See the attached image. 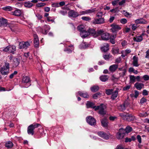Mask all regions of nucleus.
<instances>
[{
  "instance_id": "e2e57ef3",
  "label": "nucleus",
  "mask_w": 149,
  "mask_h": 149,
  "mask_svg": "<svg viewBox=\"0 0 149 149\" xmlns=\"http://www.w3.org/2000/svg\"><path fill=\"white\" fill-rule=\"evenodd\" d=\"M147 101L146 99L144 98H142L140 100V103L141 104H143L145 102H146Z\"/></svg>"
},
{
  "instance_id": "4d7b16f0",
  "label": "nucleus",
  "mask_w": 149,
  "mask_h": 149,
  "mask_svg": "<svg viewBox=\"0 0 149 149\" xmlns=\"http://www.w3.org/2000/svg\"><path fill=\"white\" fill-rule=\"evenodd\" d=\"M120 22L123 24H125L127 22V20L126 19H122L120 20Z\"/></svg>"
},
{
  "instance_id": "a18cd8bd",
  "label": "nucleus",
  "mask_w": 149,
  "mask_h": 149,
  "mask_svg": "<svg viewBox=\"0 0 149 149\" xmlns=\"http://www.w3.org/2000/svg\"><path fill=\"white\" fill-rule=\"evenodd\" d=\"M129 72H133L135 74L138 73V71L137 70H135L133 68H130L129 70Z\"/></svg>"
},
{
  "instance_id": "a19ab883",
  "label": "nucleus",
  "mask_w": 149,
  "mask_h": 149,
  "mask_svg": "<svg viewBox=\"0 0 149 149\" xmlns=\"http://www.w3.org/2000/svg\"><path fill=\"white\" fill-rule=\"evenodd\" d=\"M124 130H125V132L128 133L132 131V128L130 126H127L126 127L125 129H124Z\"/></svg>"
},
{
  "instance_id": "0e129e2a",
  "label": "nucleus",
  "mask_w": 149,
  "mask_h": 149,
  "mask_svg": "<svg viewBox=\"0 0 149 149\" xmlns=\"http://www.w3.org/2000/svg\"><path fill=\"white\" fill-rule=\"evenodd\" d=\"M102 15V13L101 12H99L96 14V16L98 18H102L101 17Z\"/></svg>"
},
{
  "instance_id": "5701e85b",
  "label": "nucleus",
  "mask_w": 149,
  "mask_h": 149,
  "mask_svg": "<svg viewBox=\"0 0 149 149\" xmlns=\"http://www.w3.org/2000/svg\"><path fill=\"white\" fill-rule=\"evenodd\" d=\"M100 79L102 82H106L107 81L109 78V77L108 75H104L101 76L100 77Z\"/></svg>"
},
{
  "instance_id": "aec40b11",
  "label": "nucleus",
  "mask_w": 149,
  "mask_h": 149,
  "mask_svg": "<svg viewBox=\"0 0 149 149\" xmlns=\"http://www.w3.org/2000/svg\"><path fill=\"white\" fill-rule=\"evenodd\" d=\"M101 121L102 125L103 127H108V122L106 118L102 119Z\"/></svg>"
},
{
  "instance_id": "f704fd0d",
  "label": "nucleus",
  "mask_w": 149,
  "mask_h": 149,
  "mask_svg": "<svg viewBox=\"0 0 149 149\" xmlns=\"http://www.w3.org/2000/svg\"><path fill=\"white\" fill-rule=\"evenodd\" d=\"M13 146V143L11 141H8L5 144V146L8 148H11Z\"/></svg>"
},
{
  "instance_id": "13d9d810",
  "label": "nucleus",
  "mask_w": 149,
  "mask_h": 149,
  "mask_svg": "<svg viewBox=\"0 0 149 149\" xmlns=\"http://www.w3.org/2000/svg\"><path fill=\"white\" fill-rule=\"evenodd\" d=\"M137 139L138 140V141L139 142V143H141V136L139 135H138L137 136Z\"/></svg>"
},
{
  "instance_id": "e433bc0d",
  "label": "nucleus",
  "mask_w": 149,
  "mask_h": 149,
  "mask_svg": "<svg viewBox=\"0 0 149 149\" xmlns=\"http://www.w3.org/2000/svg\"><path fill=\"white\" fill-rule=\"evenodd\" d=\"M33 6V4L30 1L25 2L24 6L25 7L28 8H31Z\"/></svg>"
},
{
  "instance_id": "f257e3e1",
  "label": "nucleus",
  "mask_w": 149,
  "mask_h": 149,
  "mask_svg": "<svg viewBox=\"0 0 149 149\" xmlns=\"http://www.w3.org/2000/svg\"><path fill=\"white\" fill-rule=\"evenodd\" d=\"M2 50L1 51H3L5 52H9L14 54L15 53L16 51V47L14 45H9L5 47H3L1 48Z\"/></svg>"
},
{
  "instance_id": "412c9836",
  "label": "nucleus",
  "mask_w": 149,
  "mask_h": 149,
  "mask_svg": "<svg viewBox=\"0 0 149 149\" xmlns=\"http://www.w3.org/2000/svg\"><path fill=\"white\" fill-rule=\"evenodd\" d=\"M78 93L80 96L84 98H88L89 97L87 92L84 93L81 91H79L78 92Z\"/></svg>"
},
{
  "instance_id": "a211bd4d",
  "label": "nucleus",
  "mask_w": 149,
  "mask_h": 149,
  "mask_svg": "<svg viewBox=\"0 0 149 149\" xmlns=\"http://www.w3.org/2000/svg\"><path fill=\"white\" fill-rule=\"evenodd\" d=\"M135 22L136 24H146L147 23V21L143 18H140L136 20H135Z\"/></svg>"
},
{
  "instance_id": "6ab92c4d",
  "label": "nucleus",
  "mask_w": 149,
  "mask_h": 149,
  "mask_svg": "<svg viewBox=\"0 0 149 149\" xmlns=\"http://www.w3.org/2000/svg\"><path fill=\"white\" fill-rule=\"evenodd\" d=\"M109 34L104 31L102 35V36L101 37L102 40H107L109 39Z\"/></svg>"
},
{
  "instance_id": "393cba45",
  "label": "nucleus",
  "mask_w": 149,
  "mask_h": 149,
  "mask_svg": "<svg viewBox=\"0 0 149 149\" xmlns=\"http://www.w3.org/2000/svg\"><path fill=\"white\" fill-rule=\"evenodd\" d=\"M119 49L118 47H114L111 49V52L113 54L115 55L119 53Z\"/></svg>"
},
{
  "instance_id": "2eb2a0df",
  "label": "nucleus",
  "mask_w": 149,
  "mask_h": 149,
  "mask_svg": "<svg viewBox=\"0 0 149 149\" xmlns=\"http://www.w3.org/2000/svg\"><path fill=\"white\" fill-rule=\"evenodd\" d=\"M95 11L94 9H93L92 10L89 9L86 10L84 11H81L79 12V15H80L85 14H88L91 13Z\"/></svg>"
},
{
  "instance_id": "4be33fe9",
  "label": "nucleus",
  "mask_w": 149,
  "mask_h": 149,
  "mask_svg": "<svg viewBox=\"0 0 149 149\" xmlns=\"http://www.w3.org/2000/svg\"><path fill=\"white\" fill-rule=\"evenodd\" d=\"M134 86L138 90H141L144 86L143 84L139 82H137L134 84Z\"/></svg>"
},
{
  "instance_id": "9d476101",
  "label": "nucleus",
  "mask_w": 149,
  "mask_h": 149,
  "mask_svg": "<svg viewBox=\"0 0 149 149\" xmlns=\"http://www.w3.org/2000/svg\"><path fill=\"white\" fill-rule=\"evenodd\" d=\"M44 29L41 27H39L38 29H41V32L43 34L46 35L50 29V27L48 25H45L43 26Z\"/></svg>"
},
{
  "instance_id": "49530a36",
  "label": "nucleus",
  "mask_w": 149,
  "mask_h": 149,
  "mask_svg": "<svg viewBox=\"0 0 149 149\" xmlns=\"http://www.w3.org/2000/svg\"><path fill=\"white\" fill-rule=\"evenodd\" d=\"M130 80L131 82H134L135 81L136 77L134 75H130L129 76Z\"/></svg>"
},
{
  "instance_id": "39448f33",
  "label": "nucleus",
  "mask_w": 149,
  "mask_h": 149,
  "mask_svg": "<svg viewBox=\"0 0 149 149\" xmlns=\"http://www.w3.org/2000/svg\"><path fill=\"white\" fill-rule=\"evenodd\" d=\"M87 122L91 125H95L96 124L95 119L91 116H88L86 118Z\"/></svg>"
},
{
  "instance_id": "20e7f679",
  "label": "nucleus",
  "mask_w": 149,
  "mask_h": 149,
  "mask_svg": "<svg viewBox=\"0 0 149 149\" xmlns=\"http://www.w3.org/2000/svg\"><path fill=\"white\" fill-rule=\"evenodd\" d=\"M106 106L103 104H101L100 106H97L95 109V110L96 111L99 110L98 113L101 115H104L106 113L105 110Z\"/></svg>"
},
{
  "instance_id": "dca6fc26",
  "label": "nucleus",
  "mask_w": 149,
  "mask_h": 149,
  "mask_svg": "<svg viewBox=\"0 0 149 149\" xmlns=\"http://www.w3.org/2000/svg\"><path fill=\"white\" fill-rule=\"evenodd\" d=\"M86 105L87 108H91L95 109V108L97 107L95 105L94 103L90 101H87Z\"/></svg>"
},
{
  "instance_id": "864d4df0",
  "label": "nucleus",
  "mask_w": 149,
  "mask_h": 149,
  "mask_svg": "<svg viewBox=\"0 0 149 149\" xmlns=\"http://www.w3.org/2000/svg\"><path fill=\"white\" fill-rule=\"evenodd\" d=\"M17 74V71H15L13 73L11 74L9 76V78L10 79H12L14 77V76Z\"/></svg>"
},
{
  "instance_id": "69168bd1",
  "label": "nucleus",
  "mask_w": 149,
  "mask_h": 149,
  "mask_svg": "<svg viewBox=\"0 0 149 149\" xmlns=\"http://www.w3.org/2000/svg\"><path fill=\"white\" fill-rule=\"evenodd\" d=\"M82 46L83 48H86L88 47V45L86 44V43L85 42H84L82 44Z\"/></svg>"
},
{
  "instance_id": "338daca9",
  "label": "nucleus",
  "mask_w": 149,
  "mask_h": 149,
  "mask_svg": "<svg viewBox=\"0 0 149 149\" xmlns=\"http://www.w3.org/2000/svg\"><path fill=\"white\" fill-rule=\"evenodd\" d=\"M116 149H128V148H124L122 146L120 145H118L116 148Z\"/></svg>"
},
{
  "instance_id": "8fccbe9b",
  "label": "nucleus",
  "mask_w": 149,
  "mask_h": 149,
  "mask_svg": "<svg viewBox=\"0 0 149 149\" xmlns=\"http://www.w3.org/2000/svg\"><path fill=\"white\" fill-rule=\"evenodd\" d=\"M81 19L84 21H89L91 19V18L88 17L84 16L81 17Z\"/></svg>"
},
{
  "instance_id": "c85d7f7f",
  "label": "nucleus",
  "mask_w": 149,
  "mask_h": 149,
  "mask_svg": "<svg viewBox=\"0 0 149 149\" xmlns=\"http://www.w3.org/2000/svg\"><path fill=\"white\" fill-rule=\"evenodd\" d=\"M13 15L16 16H19L21 14V10L19 9H16L15 11L13 12Z\"/></svg>"
},
{
  "instance_id": "ddd939ff",
  "label": "nucleus",
  "mask_w": 149,
  "mask_h": 149,
  "mask_svg": "<svg viewBox=\"0 0 149 149\" xmlns=\"http://www.w3.org/2000/svg\"><path fill=\"white\" fill-rule=\"evenodd\" d=\"M34 46L35 47H38L39 45V40L36 34L34 35Z\"/></svg>"
},
{
  "instance_id": "6e6552de",
  "label": "nucleus",
  "mask_w": 149,
  "mask_h": 149,
  "mask_svg": "<svg viewBox=\"0 0 149 149\" xmlns=\"http://www.w3.org/2000/svg\"><path fill=\"white\" fill-rule=\"evenodd\" d=\"M68 15L69 17L76 18L80 15L77 12L74 10H71L69 11Z\"/></svg>"
},
{
  "instance_id": "f8f14e48",
  "label": "nucleus",
  "mask_w": 149,
  "mask_h": 149,
  "mask_svg": "<svg viewBox=\"0 0 149 149\" xmlns=\"http://www.w3.org/2000/svg\"><path fill=\"white\" fill-rule=\"evenodd\" d=\"M104 22V19L103 18H99L95 19L93 22V23L95 24H101Z\"/></svg>"
},
{
  "instance_id": "bb28decb",
  "label": "nucleus",
  "mask_w": 149,
  "mask_h": 149,
  "mask_svg": "<svg viewBox=\"0 0 149 149\" xmlns=\"http://www.w3.org/2000/svg\"><path fill=\"white\" fill-rule=\"evenodd\" d=\"M101 49L102 51L104 52H107L109 50V45L107 44H106L103 46L102 47Z\"/></svg>"
},
{
  "instance_id": "b1692460",
  "label": "nucleus",
  "mask_w": 149,
  "mask_h": 149,
  "mask_svg": "<svg viewBox=\"0 0 149 149\" xmlns=\"http://www.w3.org/2000/svg\"><path fill=\"white\" fill-rule=\"evenodd\" d=\"M133 65L134 66L138 67L139 65L138 63V58L135 56L133 57Z\"/></svg>"
},
{
  "instance_id": "1a4fd4ad",
  "label": "nucleus",
  "mask_w": 149,
  "mask_h": 149,
  "mask_svg": "<svg viewBox=\"0 0 149 149\" xmlns=\"http://www.w3.org/2000/svg\"><path fill=\"white\" fill-rule=\"evenodd\" d=\"M19 49H26L27 47L30 46L29 43L27 42H19Z\"/></svg>"
},
{
  "instance_id": "c9c22d12",
  "label": "nucleus",
  "mask_w": 149,
  "mask_h": 149,
  "mask_svg": "<svg viewBox=\"0 0 149 149\" xmlns=\"http://www.w3.org/2000/svg\"><path fill=\"white\" fill-rule=\"evenodd\" d=\"M20 60L19 58H16L14 60L13 64L15 67L17 66L19 64Z\"/></svg>"
},
{
  "instance_id": "4c0bfd02",
  "label": "nucleus",
  "mask_w": 149,
  "mask_h": 149,
  "mask_svg": "<svg viewBox=\"0 0 149 149\" xmlns=\"http://www.w3.org/2000/svg\"><path fill=\"white\" fill-rule=\"evenodd\" d=\"M99 88V87L97 86H92L91 88V91L93 92H95L97 91Z\"/></svg>"
},
{
  "instance_id": "2f4dec72",
  "label": "nucleus",
  "mask_w": 149,
  "mask_h": 149,
  "mask_svg": "<svg viewBox=\"0 0 149 149\" xmlns=\"http://www.w3.org/2000/svg\"><path fill=\"white\" fill-rule=\"evenodd\" d=\"M30 81V78L28 77L25 76L22 78V82L24 83H28Z\"/></svg>"
},
{
  "instance_id": "6e6d98bb",
  "label": "nucleus",
  "mask_w": 149,
  "mask_h": 149,
  "mask_svg": "<svg viewBox=\"0 0 149 149\" xmlns=\"http://www.w3.org/2000/svg\"><path fill=\"white\" fill-rule=\"evenodd\" d=\"M65 52H67L68 53H71L72 52V51L70 48H66L64 49Z\"/></svg>"
},
{
  "instance_id": "052dcab7",
  "label": "nucleus",
  "mask_w": 149,
  "mask_h": 149,
  "mask_svg": "<svg viewBox=\"0 0 149 149\" xmlns=\"http://www.w3.org/2000/svg\"><path fill=\"white\" fill-rule=\"evenodd\" d=\"M52 6L53 7H59V4L57 3H53L52 4Z\"/></svg>"
},
{
  "instance_id": "bf43d9fd",
  "label": "nucleus",
  "mask_w": 149,
  "mask_h": 149,
  "mask_svg": "<svg viewBox=\"0 0 149 149\" xmlns=\"http://www.w3.org/2000/svg\"><path fill=\"white\" fill-rule=\"evenodd\" d=\"M130 88V85H127L126 86L124 87L123 88V91H127Z\"/></svg>"
},
{
  "instance_id": "a878e982",
  "label": "nucleus",
  "mask_w": 149,
  "mask_h": 149,
  "mask_svg": "<svg viewBox=\"0 0 149 149\" xmlns=\"http://www.w3.org/2000/svg\"><path fill=\"white\" fill-rule=\"evenodd\" d=\"M118 65L117 64H114L111 65L109 68V70L112 72H113L118 68Z\"/></svg>"
},
{
  "instance_id": "0eeeda50",
  "label": "nucleus",
  "mask_w": 149,
  "mask_h": 149,
  "mask_svg": "<svg viewBox=\"0 0 149 149\" xmlns=\"http://www.w3.org/2000/svg\"><path fill=\"white\" fill-rule=\"evenodd\" d=\"M5 24L6 26L7 27H8L12 31H14L12 27L11 26H10L8 24L7 21L6 19H3V18H0V26Z\"/></svg>"
},
{
  "instance_id": "680f3d73",
  "label": "nucleus",
  "mask_w": 149,
  "mask_h": 149,
  "mask_svg": "<svg viewBox=\"0 0 149 149\" xmlns=\"http://www.w3.org/2000/svg\"><path fill=\"white\" fill-rule=\"evenodd\" d=\"M110 11L111 12L116 13L118 11V10L117 8H116L115 9H112Z\"/></svg>"
},
{
  "instance_id": "774afa93",
  "label": "nucleus",
  "mask_w": 149,
  "mask_h": 149,
  "mask_svg": "<svg viewBox=\"0 0 149 149\" xmlns=\"http://www.w3.org/2000/svg\"><path fill=\"white\" fill-rule=\"evenodd\" d=\"M146 58H149V49H148L146 52V55L145 56Z\"/></svg>"
},
{
  "instance_id": "423d86ee",
  "label": "nucleus",
  "mask_w": 149,
  "mask_h": 149,
  "mask_svg": "<svg viewBox=\"0 0 149 149\" xmlns=\"http://www.w3.org/2000/svg\"><path fill=\"white\" fill-rule=\"evenodd\" d=\"M125 134L124 129L123 128H120L116 134V138L118 139H121L124 137Z\"/></svg>"
},
{
  "instance_id": "7ed1b4c3",
  "label": "nucleus",
  "mask_w": 149,
  "mask_h": 149,
  "mask_svg": "<svg viewBox=\"0 0 149 149\" xmlns=\"http://www.w3.org/2000/svg\"><path fill=\"white\" fill-rule=\"evenodd\" d=\"M40 125L38 123H34L28 127L27 133L29 134H31L32 135L34 134V129L38 127Z\"/></svg>"
},
{
  "instance_id": "37998d69",
  "label": "nucleus",
  "mask_w": 149,
  "mask_h": 149,
  "mask_svg": "<svg viewBox=\"0 0 149 149\" xmlns=\"http://www.w3.org/2000/svg\"><path fill=\"white\" fill-rule=\"evenodd\" d=\"M111 26L113 27L115 29L118 31L119 30H120L121 29V28L118 25L112 24L111 25Z\"/></svg>"
},
{
  "instance_id": "de8ad7c7",
  "label": "nucleus",
  "mask_w": 149,
  "mask_h": 149,
  "mask_svg": "<svg viewBox=\"0 0 149 149\" xmlns=\"http://www.w3.org/2000/svg\"><path fill=\"white\" fill-rule=\"evenodd\" d=\"M135 92V95H134V94H131L130 96L131 97H133L134 96L135 98H137V97L139 95V92L136 90H135L134 91Z\"/></svg>"
},
{
  "instance_id": "58836bf2",
  "label": "nucleus",
  "mask_w": 149,
  "mask_h": 149,
  "mask_svg": "<svg viewBox=\"0 0 149 149\" xmlns=\"http://www.w3.org/2000/svg\"><path fill=\"white\" fill-rule=\"evenodd\" d=\"M103 57L105 60H107L111 57L112 55L110 54H107L103 55Z\"/></svg>"
},
{
  "instance_id": "c756f323",
  "label": "nucleus",
  "mask_w": 149,
  "mask_h": 149,
  "mask_svg": "<svg viewBox=\"0 0 149 149\" xmlns=\"http://www.w3.org/2000/svg\"><path fill=\"white\" fill-rule=\"evenodd\" d=\"M134 119L135 118L134 116H133L131 115H129L128 114H127L125 120L128 121H131L134 120Z\"/></svg>"
},
{
  "instance_id": "f03ea898",
  "label": "nucleus",
  "mask_w": 149,
  "mask_h": 149,
  "mask_svg": "<svg viewBox=\"0 0 149 149\" xmlns=\"http://www.w3.org/2000/svg\"><path fill=\"white\" fill-rule=\"evenodd\" d=\"M9 63L5 62V65L0 68V72L2 75H7L9 73Z\"/></svg>"
},
{
  "instance_id": "4468645a",
  "label": "nucleus",
  "mask_w": 149,
  "mask_h": 149,
  "mask_svg": "<svg viewBox=\"0 0 149 149\" xmlns=\"http://www.w3.org/2000/svg\"><path fill=\"white\" fill-rule=\"evenodd\" d=\"M119 91V89L118 88H117L116 90L112 93L111 97V99L114 100L117 97Z\"/></svg>"
},
{
  "instance_id": "79ce46f5",
  "label": "nucleus",
  "mask_w": 149,
  "mask_h": 149,
  "mask_svg": "<svg viewBox=\"0 0 149 149\" xmlns=\"http://www.w3.org/2000/svg\"><path fill=\"white\" fill-rule=\"evenodd\" d=\"M78 30L81 32H83L85 31L84 29V26L83 25H80L77 28Z\"/></svg>"
},
{
  "instance_id": "cd10ccee",
  "label": "nucleus",
  "mask_w": 149,
  "mask_h": 149,
  "mask_svg": "<svg viewBox=\"0 0 149 149\" xmlns=\"http://www.w3.org/2000/svg\"><path fill=\"white\" fill-rule=\"evenodd\" d=\"M88 32L89 35H91L95 37L96 31L94 29L89 28Z\"/></svg>"
},
{
  "instance_id": "ea45409f",
  "label": "nucleus",
  "mask_w": 149,
  "mask_h": 149,
  "mask_svg": "<svg viewBox=\"0 0 149 149\" xmlns=\"http://www.w3.org/2000/svg\"><path fill=\"white\" fill-rule=\"evenodd\" d=\"M3 9L6 11H10L13 10L12 7L10 6H7L4 7L2 8Z\"/></svg>"
},
{
  "instance_id": "72a5a7b5",
  "label": "nucleus",
  "mask_w": 149,
  "mask_h": 149,
  "mask_svg": "<svg viewBox=\"0 0 149 149\" xmlns=\"http://www.w3.org/2000/svg\"><path fill=\"white\" fill-rule=\"evenodd\" d=\"M80 35L81 37L83 38H85L89 35L88 32L85 30L83 31V32H80Z\"/></svg>"
},
{
  "instance_id": "473e14b6",
  "label": "nucleus",
  "mask_w": 149,
  "mask_h": 149,
  "mask_svg": "<svg viewBox=\"0 0 149 149\" xmlns=\"http://www.w3.org/2000/svg\"><path fill=\"white\" fill-rule=\"evenodd\" d=\"M104 31L100 29L97 30L96 31V34L95 37L98 36H101V37L102 36V35L104 32Z\"/></svg>"
},
{
  "instance_id": "3c124183",
  "label": "nucleus",
  "mask_w": 149,
  "mask_h": 149,
  "mask_svg": "<svg viewBox=\"0 0 149 149\" xmlns=\"http://www.w3.org/2000/svg\"><path fill=\"white\" fill-rule=\"evenodd\" d=\"M101 95V93H97L95 94H94L93 95V97L94 99H96L98 97L100 96Z\"/></svg>"
},
{
  "instance_id": "9b49d317",
  "label": "nucleus",
  "mask_w": 149,
  "mask_h": 149,
  "mask_svg": "<svg viewBox=\"0 0 149 149\" xmlns=\"http://www.w3.org/2000/svg\"><path fill=\"white\" fill-rule=\"evenodd\" d=\"M97 134L99 136L107 140L109 138V134H108L103 131L98 132Z\"/></svg>"
},
{
  "instance_id": "5fc2aeb1",
  "label": "nucleus",
  "mask_w": 149,
  "mask_h": 149,
  "mask_svg": "<svg viewBox=\"0 0 149 149\" xmlns=\"http://www.w3.org/2000/svg\"><path fill=\"white\" fill-rule=\"evenodd\" d=\"M143 78L145 81H147L149 80V76L147 75H145L143 77Z\"/></svg>"
},
{
  "instance_id": "603ef678",
  "label": "nucleus",
  "mask_w": 149,
  "mask_h": 149,
  "mask_svg": "<svg viewBox=\"0 0 149 149\" xmlns=\"http://www.w3.org/2000/svg\"><path fill=\"white\" fill-rule=\"evenodd\" d=\"M46 5L45 3H37L36 6L38 7H41L44 6Z\"/></svg>"
},
{
  "instance_id": "c03bdc74",
  "label": "nucleus",
  "mask_w": 149,
  "mask_h": 149,
  "mask_svg": "<svg viewBox=\"0 0 149 149\" xmlns=\"http://www.w3.org/2000/svg\"><path fill=\"white\" fill-rule=\"evenodd\" d=\"M113 90V89H108L106 90L105 93L107 95H110L111 94Z\"/></svg>"
},
{
  "instance_id": "f3484780",
  "label": "nucleus",
  "mask_w": 149,
  "mask_h": 149,
  "mask_svg": "<svg viewBox=\"0 0 149 149\" xmlns=\"http://www.w3.org/2000/svg\"><path fill=\"white\" fill-rule=\"evenodd\" d=\"M127 106V104L125 102H124L122 104H120L118 106V108L119 110L121 111L125 110Z\"/></svg>"
},
{
  "instance_id": "7c9ffc66",
  "label": "nucleus",
  "mask_w": 149,
  "mask_h": 149,
  "mask_svg": "<svg viewBox=\"0 0 149 149\" xmlns=\"http://www.w3.org/2000/svg\"><path fill=\"white\" fill-rule=\"evenodd\" d=\"M133 39L134 41L139 42L143 40V38L141 36H138L134 37Z\"/></svg>"
},
{
  "instance_id": "09e8293b",
  "label": "nucleus",
  "mask_w": 149,
  "mask_h": 149,
  "mask_svg": "<svg viewBox=\"0 0 149 149\" xmlns=\"http://www.w3.org/2000/svg\"><path fill=\"white\" fill-rule=\"evenodd\" d=\"M127 114H125V113H120L119 114V115L120 116H121L122 118H123V119L124 120H125V119L127 115Z\"/></svg>"
}]
</instances>
